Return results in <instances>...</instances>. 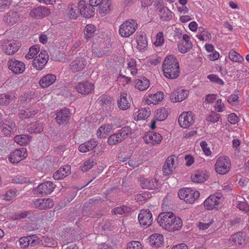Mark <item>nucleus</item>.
Returning a JSON list of instances; mask_svg holds the SVG:
<instances>
[{
    "instance_id": "f257e3e1",
    "label": "nucleus",
    "mask_w": 249,
    "mask_h": 249,
    "mask_svg": "<svg viewBox=\"0 0 249 249\" xmlns=\"http://www.w3.org/2000/svg\"><path fill=\"white\" fill-rule=\"evenodd\" d=\"M162 66L163 74L166 78L174 79L178 76V62L174 55L167 56L163 62Z\"/></svg>"
},
{
    "instance_id": "f03ea898",
    "label": "nucleus",
    "mask_w": 249,
    "mask_h": 249,
    "mask_svg": "<svg viewBox=\"0 0 249 249\" xmlns=\"http://www.w3.org/2000/svg\"><path fill=\"white\" fill-rule=\"evenodd\" d=\"M214 167L216 172L218 174H226L231 168V163L229 158L226 156L220 157L217 159Z\"/></svg>"
},
{
    "instance_id": "7ed1b4c3",
    "label": "nucleus",
    "mask_w": 249,
    "mask_h": 249,
    "mask_svg": "<svg viewBox=\"0 0 249 249\" xmlns=\"http://www.w3.org/2000/svg\"><path fill=\"white\" fill-rule=\"evenodd\" d=\"M137 28V23L135 20L130 19L124 21L120 26V35L124 37H128L132 35Z\"/></svg>"
},
{
    "instance_id": "20e7f679",
    "label": "nucleus",
    "mask_w": 249,
    "mask_h": 249,
    "mask_svg": "<svg viewBox=\"0 0 249 249\" xmlns=\"http://www.w3.org/2000/svg\"><path fill=\"white\" fill-rule=\"evenodd\" d=\"M87 64L86 55L85 53H79L76 58L71 62L69 68L73 73L83 70Z\"/></svg>"
},
{
    "instance_id": "39448f33",
    "label": "nucleus",
    "mask_w": 249,
    "mask_h": 249,
    "mask_svg": "<svg viewBox=\"0 0 249 249\" xmlns=\"http://www.w3.org/2000/svg\"><path fill=\"white\" fill-rule=\"evenodd\" d=\"M200 194L198 191H194L190 188H184L180 189L178 193V196L180 199L184 200L185 202L192 203L199 197Z\"/></svg>"
},
{
    "instance_id": "423d86ee",
    "label": "nucleus",
    "mask_w": 249,
    "mask_h": 249,
    "mask_svg": "<svg viewBox=\"0 0 249 249\" xmlns=\"http://www.w3.org/2000/svg\"><path fill=\"white\" fill-rule=\"evenodd\" d=\"M223 198L222 195L217 194L211 195L204 202L203 204L205 208L208 210H211L217 208L219 205L223 202Z\"/></svg>"
},
{
    "instance_id": "0eeeda50",
    "label": "nucleus",
    "mask_w": 249,
    "mask_h": 249,
    "mask_svg": "<svg viewBox=\"0 0 249 249\" xmlns=\"http://www.w3.org/2000/svg\"><path fill=\"white\" fill-rule=\"evenodd\" d=\"M55 188V185L51 181H46L40 184L33 190L34 194L40 196L50 194Z\"/></svg>"
},
{
    "instance_id": "6e6552de",
    "label": "nucleus",
    "mask_w": 249,
    "mask_h": 249,
    "mask_svg": "<svg viewBox=\"0 0 249 249\" xmlns=\"http://www.w3.org/2000/svg\"><path fill=\"white\" fill-rule=\"evenodd\" d=\"M49 60V55L46 51H42L33 61V67L38 70H42Z\"/></svg>"
},
{
    "instance_id": "1a4fd4ad",
    "label": "nucleus",
    "mask_w": 249,
    "mask_h": 249,
    "mask_svg": "<svg viewBox=\"0 0 249 249\" xmlns=\"http://www.w3.org/2000/svg\"><path fill=\"white\" fill-rule=\"evenodd\" d=\"M193 113L191 111L184 112L179 116L178 122L181 127L187 128L194 123Z\"/></svg>"
},
{
    "instance_id": "9d476101",
    "label": "nucleus",
    "mask_w": 249,
    "mask_h": 249,
    "mask_svg": "<svg viewBox=\"0 0 249 249\" xmlns=\"http://www.w3.org/2000/svg\"><path fill=\"white\" fill-rule=\"evenodd\" d=\"M138 219L141 225L148 227L152 224L153 221L152 213L149 210H141L138 215Z\"/></svg>"
},
{
    "instance_id": "9b49d317",
    "label": "nucleus",
    "mask_w": 249,
    "mask_h": 249,
    "mask_svg": "<svg viewBox=\"0 0 249 249\" xmlns=\"http://www.w3.org/2000/svg\"><path fill=\"white\" fill-rule=\"evenodd\" d=\"M35 208L39 210H46L52 208L54 205L53 201L50 198H37L33 201Z\"/></svg>"
},
{
    "instance_id": "f8f14e48",
    "label": "nucleus",
    "mask_w": 249,
    "mask_h": 249,
    "mask_svg": "<svg viewBox=\"0 0 249 249\" xmlns=\"http://www.w3.org/2000/svg\"><path fill=\"white\" fill-rule=\"evenodd\" d=\"M26 150L22 148L15 150L11 152L9 156V161L12 163H17L24 159L27 156Z\"/></svg>"
},
{
    "instance_id": "ddd939ff",
    "label": "nucleus",
    "mask_w": 249,
    "mask_h": 249,
    "mask_svg": "<svg viewBox=\"0 0 249 249\" xmlns=\"http://www.w3.org/2000/svg\"><path fill=\"white\" fill-rule=\"evenodd\" d=\"M80 14L84 18H89L94 15V7L84 0H80L79 2Z\"/></svg>"
},
{
    "instance_id": "4468645a",
    "label": "nucleus",
    "mask_w": 249,
    "mask_h": 249,
    "mask_svg": "<svg viewBox=\"0 0 249 249\" xmlns=\"http://www.w3.org/2000/svg\"><path fill=\"white\" fill-rule=\"evenodd\" d=\"M75 89L79 93L87 95L94 90V86L92 83L88 81H84L76 85Z\"/></svg>"
},
{
    "instance_id": "2eb2a0df",
    "label": "nucleus",
    "mask_w": 249,
    "mask_h": 249,
    "mask_svg": "<svg viewBox=\"0 0 249 249\" xmlns=\"http://www.w3.org/2000/svg\"><path fill=\"white\" fill-rule=\"evenodd\" d=\"M172 212L161 213L157 217V220L160 226L166 230H167L172 216L173 215Z\"/></svg>"
},
{
    "instance_id": "dca6fc26",
    "label": "nucleus",
    "mask_w": 249,
    "mask_h": 249,
    "mask_svg": "<svg viewBox=\"0 0 249 249\" xmlns=\"http://www.w3.org/2000/svg\"><path fill=\"white\" fill-rule=\"evenodd\" d=\"M8 68L16 74L22 73L25 71L24 64L15 59H11L8 61Z\"/></svg>"
},
{
    "instance_id": "f3484780",
    "label": "nucleus",
    "mask_w": 249,
    "mask_h": 249,
    "mask_svg": "<svg viewBox=\"0 0 249 249\" xmlns=\"http://www.w3.org/2000/svg\"><path fill=\"white\" fill-rule=\"evenodd\" d=\"M20 45L16 40H8L3 46L4 52L8 55H12L18 51Z\"/></svg>"
},
{
    "instance_id": "a211bd4d",
    "label": "nucleus",
    "mask_w": 249,
    "mask_h": 249,
    "mask_svg": "<svg viewBox=\"0 0 249 249\" xmlns=\"http://www.w3.org/2000/svg\"><path fill=\"white\" fill-rule=\"evenodd\" d=\"M140 182V185L143 189L154 190L159 186L158 181L154 178H141Z\"/></svg>"
},
{
    "instance_id": "6ab92c4d",
    "label": "nucleus",
    "mask_w": 249,
    "mask_h": 249,
    "mask_svg": "<svg viewBox=\"0 0 249 249\" xmlns=\"http://www.w3.org/2000/svg\"><path fill=\"white\" fill-rule=\"evenodd\" d=\"M143 140L147 143L156 145L159 144L161 142L162 137L159 133L150 132L145 134L143 137Z\"/></svg>"
},
{
    "instance_id": "aec40b11",
    "label": "nucleus",
    "mask_w": 249,
    "mask_h": 249,
    "mask_svg": "<svg viewBox=\"0 0 249 249\" xmlns=\"http://www.w3.org/2000/svg\"><path fill=\"white\" fill-rule=\"evenodd\" d=\"M50 14V10L42 6L34 8L30 12V15L32 17L37 18H42Z\"/></svg>"
},
{
    "instance_id": "412c9836",
    "label": "nucleus",
    "mask_w": 249,
    "mask_h": 249,
    "mask_svg": "<svg viewBox=\"0 0 249 249\" xmlns=\"http://www.w3.org/2000/svg\"><path fill=\"white\" fill-rule=\"evenodd\" d=\"M188 94V90L178 89L171 93L170 98L173 102H180L184 100Z\"/></svg>"
},
{
    "instance_id": "4be33fe9",
    "label": "nucleus",
    "mask_w": 249,
    "mask_h": 249,
    "mask_svg": "<svg viewBox=\"0 0 249 249\" xmlns=\"http://www.w3.org/2000/svg\"><path fill=\"white\" fill-rule=\"evenodd\" d=\"M230 240L233 242L236 245H245L248 242V237L245 232L239 231L231 236Z\"/></svg>"
},
{
    "instance_id": "5701e85b",
    "label": "nucleus",
    "mask_w": 249,
    "mask_h": 249,
    "mask_svg": "<svg viewBox=\"0 0 249 249\" xmlns=\"http://www.w3.org/2000/svg\"><path fill=\"white\" fill-rule=\"evenodd\" d=\"M174 158L175 156H172L166 159L162 168V171L164 175L171 174L175 170Z\"/></svg>"
},
{
    "instance_id": "b1692460",
    "label": "nucleus",
    "mask_w": 249,
    "mask_h": 249,
    "mask_svg": "<svg viewBox=\"0 0 249 249\" xmlns=\"http://www.w3.org/2000/svg\"><path fill=\"white\" fill-rule=\"evenodd\" d=\"M63 241L64 244H68L74 241L77 237V233L73 228L66 229L64 232Z\"/></svg>"
},
{
    "instance_id": "393cba45",
    "label": "nucleus",
    "mask_w": 249,
    "mask_h": 249,
    "mask_svg": "<svg viewBox=\"0 0 249 249\" xmlns=\"http://www.w3.org/2000/svg\"><path fill=\"white\" fill-rule=\"evenodd\" d=\"M20 20V16L17 12L10 11L3 18L4 21L8 25H13Z\"/></svg>"
},
{
    "instance_id": "a878e982",
    "label": "nucleus",
    "mask_w": 249,
    "mask_h": 249,
    "mask_svg": "<svg viewBox=\"0 0 249 249\" xmlns=\"http://www.w3.org/2000/svg\"><path fill=\"white\" fill-rule=\"evenodd\" d=\"M1 128L2 134L6 136L14 134L17 130L16 124L13 122L3 123L1 126Z\"/></svg>"
},
{
    "instance_id": "bb28decb",
    "label": "nucleus",
    "mask_w": 249,
    "mask_h": 249,
    "mask_svg": "<svg viewBox=\"0 0 249 249\" xmlns=\"http://www.w3.org/2000/svg\"><path fill=\"white\" fill-rule=\"evenodd\" d=\"M71 167L69 165H65L61 167L53 175V178L55 180L62 179L71 174Z\"/></svg>"
},
{
    "instance_id": "cd10ccee",
    "label": "nucleus",
    "mask_w": 249,
    "mask_h": 249,
    "mask_svg": "<svg viewBox=\"0 0 249 249\" xmlns=\"http://www.w3.org/2000/svg\"><path fill=\"white\" fill-rule=\"evenodd\" d=\"M167 229L169 231L179 230L182 226V221L180 217L176 216L174 214L172 216L170 224Z\"/></svg>"
},
{
    "instance_id": "c85d7f7f",
    "label": "nucleus",
    "mask_w": 249,
    "mask_h": 249,
    "mask_svg": "<svg viewBox=\"0 0 249 249\" xmlns=\"http://www.w3.org/2000/svg\"><path fill=\"white\" fill-rule=\"evenodd\" d=\"M70 117V111L68 109L64 108L57 112L56 120L59 124H62L68 122Z\"/></svg>"
},
{
    "instance_id": "c756f323",
    "label": "nucleus",
    "mask_w": 249,
    "mask_h": 249,
    "mask_svg": "<svg viewBox=\"0 0 249 249\" xmlns=\"http://www.w3.org/2000/svg\"><path fill=\"white\" fill-rule=\"evenodd\" d=\"M130 99L128 97L126 92L121 93L120 100L118 101V106L120 109L122 110H126L130 107Z\"/></svg>"
},
{
    "instance_id": "7c9ffc66",
    "label": "nucleus",
    "mask_w": 249,
    "mask_h": 249,
    "mask_svg": "<svg viewBox=\"0 0 249 249\" xmlns=\"http://www.w3.org/2000/svg\"><path fill=\"white\" fill-rule=\"evenodd\" d=\"M56 79V77L54 74H48L41 78L39 84L41 88H46L52 85Z\"/></svg>"
},
{
    "instance_id": "2f4dec72",
    "label": "nucleus",
    "mask_w": 249,
    "mask_h": 249,
    "mask_svg": "<svg viewBox=\"0 0 249 249\" xmlns=\"http://www.w3.org/2000/svg\"><path fill=\"white\" fill-rule=\"evenodd\" d=\"M149 242L152 246L158 248L163 243V236L159 233L153 234L149 237Z\"/></svg>"
},
{
    "instance_id": "473e14b6",
    "label": "nucleus",
    "mask_w": 249,
    "mask_h": 249,
    "mask_svg": "<svg viewBox=\"0 0 249 249\" xmlns=\"http://www.w3.org/2000/svg\"><path fill=\"white\" fill-rule=\"evenodd\" d=\"M159 12L160 18L162 20L169 21L172 18V12L167 7H163L157 8Z\"/></svg>"
},
{
    "instance_id": "72a5a7b5",
    "label": "nucleus",
    "mask_w": 249,
    "mask_h": 249,
    "mask_svg": "<svg viewBox=\"0 0 249 249\" xmlns=\"http://www.w3.org/2000/svg\"><path fill=\"white\" fill-rule=\"evenodd\" d=\"M135 83L136 88L141 91L146 90L150 84L149 81L144 77L136 79Z\"/></svg>"
},
{
    "instance_id": "f704fd0d",
    "label": "nucleus",
    "mask_w": 249,
    "mask_h": 249,
    "mask_svg": "<svg viewBox=\"0 0 249 249\" xmlns=\"http://www.w3.org/2000/svg\"><path fill=\"white\" fill-rule=\"evenodd\" d=\"M43 129L44 127L42 123L35 122L28 126L27 131L30 133H39L43 131Z\"/></svg>"
},
{
    "instance_id": "c9c22d12",
    "label": "nucleus",
    "mask_w": 249,
    "mask_h": 249,
    "mask_svg": "<svg viewBox=\"0 0 249 249\" xmlns=\"http://www.w3.org/2000/svg\"><path fill=\"white\" fill-rule=\"evenodd\" d=\"M137 48L140 50L144 49L147 46L146 35L143 33L138 35L137 39Z\"/></svg>"
},
{
    "instance_id": "e433bc0d",
    "label": "nucleus",
    "mask_w": 249,
    "mask_h": 249,
    "mask_svg": "<svg viewBox=\"0 0 249 249\" xmlns=\"http://www.w3.org/2000/svg\"><path fill=\"white\" fill-rule=\"evenodd\" d=\"M36 112L32 108H27L26 109H21L18 113L19 117L21 119H27L34 116Z\"/></svg>"
},
{
    "instance_id": "4c0bfd02",
    "label": "nucleus",
    "mask_w": 249,
    "mask_h": 249,
    "mask_svg": "<svg viewBox=\"0 0 249 249\" xmlns=\"http://www.w3.org/2000/svg\"><path fill=\"white\" fill-rule=\"evenodd\" d=\"M191 41H180L178 45V51L182 53H185L192 48Z\"/></svg>"
},
{
    "instance_id": "58836bf2",
    "label": "nucleus",
    "mask_w": 249,
    "mask_h": 249,
    "mask_svg": "<svg viewBox=\"0 0 249 249\" xmlns=\"http://www.w3.org/2000/svg\"><path fill=\"white\" fill-rule=\"evenodd\" d=\"M14 97L15 95L12 93L0 94V105H8Z\"/></svg>"
},
{
    "instance_id": "ea45409f",
    "label": "nucleus",
    "mask_w": 249,
    "mask_h": 249,
    "mask_svg": "<svg viewBox=\"0 0 249 249\" xmlns=\"http://www.w3.org/2000/svg\"><path fill=\"white\" fill-rule=\"evenodd\" d=\"M31 137L28 135H20L16 136L14 138V141L21 145H26L28 143Z\"/></svg>"
},
{
    "instance_id": "a19ab883",
    "label": "nucleus",
    "mask_w": 249,
    "mask_h": 249,
    "mask_svg": "<svg viewBox=\"0 0 249 249\" xmlns=\"http://www.w3.org/2000/svg\"><path fill=\"white\" fill-rule=\"evenodd\" d=\"M149 96L151 100L148 101L147 103L155 105L163 99V93L161 92H157L156 93L151 94Z\"/></svg>"
},
{
    "instance_id": "79ce46f5",
    "label": "nucleus",
    "mask_w": 249,
    "mask_h": 249,
    "mask_svg": "<svg viewBox=\"0 0 249 249\" xmlns=\"http://www.w3.org/2000/svg\"><path fill=\"white\" fill-rule=\"evenodd\" d=\"M110 1L109 0H102V1L98 5L99 12L100 14H106L110 10Z\"/></svg>"
},
{
    "instance_id": "37998d69",
    "label": "nucleus",
    "mask_w": 249,
    "mask_h": 249,
    "mask_svg": "<svg viewBox=\"0 0 249 249\" xmlns=\"http://www.w3.org/2000/svg\"><path fill=\"white\" fill-rule=\"evenodd\" d=\"M69 8L70 9L69 14L70 18H71L76 19L80 14L79 6H78V7H77L71 4L69 6Z\"/></svg>"
},
{
    "instance_id": "c03bdc74",
    "label": "nucleus",
    "mask_w": 249,
    "mask_h": 249,
    "mask_svg": "<svg viewBox=\"0 0 249 249\" xmlns=\"http://www.w3.org/2000/svg\"><path fill=\"white\" fill-rule=\"evenodd\" d=\"M40 51V48L38 45H34L29 49L28 53L26 54L25 58L26 59H30L33 58Z\"/></svg>"
},
{
    "instance_id": "a18cd8bd",
    "label": "nucleus",
    "mask_w": 249,
    "mask_h": 249,
    "mask_svg": "<svg viewBox=\"0 0 249 249\" xmlns=\"http://www.w3.org/2000/svg\"><path fill=\"white\" fill-rule=\"evenodd\" d=\"M131 210V209L130 207L123 205L114 208L111 212L116 215H121L125 213H129Z\"/></svg>"
},
{
    "instance_id": "49530a36",
    "label": "nucleus",
    "mask_w": 249,
    "mask_h": 249,
    "mask_svg": "<svg viewBox=\"0 0 249 249\" xmlns=\"http://www.w3.org/2000/svg\"><path fill=\"white\" fill-rule=\"evenodd\" d=\"M155 117L157 120L160 121L164 120L167 117V112L166 109L165 108L158 109Z\"/></svg>"
},
{
    "instance_id": "de8ad7c7",
    "label": "nucleus",
    "mask_w": 249,
    "mask_h": 249,
    "mask_svg": "<svg viewBox=\"0 0 249 249\" xmlns=\"http://www.w3.org/2000/svg\"><path fill=\"white\" fill-rule=\"evenodd\" d=\"M191 179L195 182H203L206 179L204 174L199 171H196L194 175L191 176Z\"/></svg>"
},
{
    "instance_id": "09e8293b",
    "label": "nucleus",
    "mask_w": 249,
    "mask_h": 249,
    "mask_svg": "<svg viewBox=\"0 0 249 249\" xmlns=\"http://www.w3.org/2000/svg\"><path fill=\"white\" fill-rule=\"evenodd\" d=\"M151 111L149 108H144L140 109L138 111L137 117L138 120H145L150 115Z\"/></svg>"
},
{
    "instance_id": "8fccbe9b",
    "label": "nucleus",
    "mask_w": 249,
    "mask_h": 249,
    "mask_svg": "<svg viewBox=\"0 0 249 249\" xmlns=\"http://www.w3.org/2000/svg\"><path fill=\"white\" fill-rule=\"evenodd\" d=\"M123 140L117 133L110 136L108 139L107 142L109 145H114L121 142Z\"/></svg>"
},
{
    "instance_id": "3c124183",
    "label": "nucleus",
    "mask_w": 249,
    "mask_h": 249,
    "mask_svg": "<svg viewBox=\"0 0 249 249\" xmlns=\"http://www.w3.org/2000/svg\"><path fill=\"white\" fill-rule=\"evenodd\" d=\"M95 27L91 24H88L84 30V36L88 40L91 36L95 32Z\"/></svg>"
},
{
    "instance_id": "603ef678",
    "label": "nucleus",
    "mask_w": 249,
    "mask_h": 249,
    "mask_svg": "<svg viewBox=\"0 0 249 249\" xmlns=\"http://www.w3.org/2000/svg\"><path fill=\"white\" fill-rule=\"evenodd\" d=\"M229 57L231 61L236 62H241L244 60L243 57L234 50L229 52Z\"/></svg>"
},
{
    "instance_id": "864d4df0",
    "label": "nucleus",
    "mask_w": 249,
    "mask_h": 249,
    "mask_svg": "<svg viewBox=\"0 0 249 249\" xmlns=\"http://www.w3.org/2000/svg\"><path fill=\"white\" fill-rule=\"evenodd\" d=\"M131 132V129L129 126H126L121 128L118 134L123 140L125 139Z\"/></svg>"
},
{
    "instance_id": "5fc2aeb1",
    "label": "nucleus",
    "mask_w": 249,
    "mask_h": 249,
    "mask_svg": "<svg viewBox=\"0 0 249 249\" xmlns=\"http://www.w3.org/2000/svg\"><path fill=\"white\" fill-rule=\"evenodd\" d=\"M199 33L196 35V36L202 41H206L207 39H210L212 37L211 35L208 32L203 30L200 31L199 29Z\"/></svg>"
},
{
    "instance_id": "6e6d98bb",
    "label": "nucleus",
    "mask_w": 249,
    "mask_h": 249,
    "mask_svg": "<svg viewBox=\"0 0 249 249\" xmlns=\"http://www.w3.org/2000/svg\"><path fill=\"white\" fill-rule=\"evenodd\" d=\"M142 163L143 160L137 157L135 158H133L132 160H130L128 161V165L133 168L138 167Z\"/></svg>"
},
{
    "instance_id": "4d7b16f0",
    "label": "nucleus",
    "mask_w": 249,
    "mask_h": 249,
    "mask_svg": "<svg viewBox=\"0 0 249 249\" xmlns=\"http://www.w3.org/2000/svg\"><path fill=\"white\" fill-rule=\"evenodd\" d=\"M94 162L92 160H88L85 161L83 164L80 166L81 170L83 172H87L94 165Z\"/></svg>"
},
{
    "instance_id": "13d9d810",
    "label": "nucleus",
    "mask_w": 249,
    "mask_h": 249,
    "mask_svg": "<svg viewBox=\"0 0 249 249\" xmlns=\"http://www.w3.org/2000/svg\"><path fill=\"white\" fill-rule=\"evenodd\" d=\"M31 238L29 236L22 237L19 239V242L20 246L22 248H25L29 246V239Z\"/></svg>"
},
{
    "instance_id": "bf43d9fd",
    "label": "nucleus",
    "mask_w": 249,
    "mask_h": 249,
    "mask_svg": "<svg viewBox=\"0 0 249 249\" xmlns=\"http://www.w3.org/2000/svg\"><path fill=\"white\" fill-rule=\"evenodd\" d=\"M220 118V115L215 112L212 111L207 118L208 121L214 123L217 122Z\"/></svg>"
},
{
    "instance_id": "052dcab7",
    "label": "nucleus",
    "mask_w": 249,
    "mask_h": 249,
    "mask_svg": "<svg viewBox=\"0 0 249 249\" xmlns=\"http://www.w3.org/2000/svg\"><path fill=\"white\" fill-rule=\"evenodd\" d=\"M207 78L211 81L217 83L220 85H223L224 82L219 77L214 74H210L208 75Z\"/></svg>"
},
{
    "instance_id": "680f3d73",
    "label": "nucleus",
    "mask_w": 249,
    "mask_h": 249,
    "mask_svg": "<svg viewBox=\"0 0 249 249\" xmlns=\"http://www.w3.org/2000/svg\"><path fill=\"white\" fill-rule=\"evenodd\" d=\"M28 213H29L28 212L26 211L16 213L13 214L12 216V219L13 220H18L24 218L27 216Z\"/></svg>"
},
{
    "instance_id": "e2e57ef3",
    "label": "nucleus",
    "mask_w": 249,
    "mask_h": 249,
    "mask_svg": "<svg viewBox=\"0 0 249 249\" xmlns=\"http://www.w3.org/2000/svg\"><path fill=\"white\" fill-rule=\"evenodd\" d=\"M164 42L163 34L162 32H159L156 36V41L154 44L156 46H160Z\"/></svg>"
},
{
    "instance_id": "0e129e2a",
    "label": "nucleus",
    "mask_w": 249,
    "mask_h": 249,
    "mask_svg": "<svg viewBox=\"0 0 249 249\" xmlns=\"http://www.w3.org/2000/svg\"><path fill=\"white\" fill-rule=\"evenodd\" d=\"M126 249H142V245L140 242L133 241L127 244Z\"/></svg>"
},
{
    "instance_id": "69168bd1",
    "label": "nucleus",
    "mask_w": 249,
    "mask_h": 249,
    "mask_svg": "<svg viewBox=\"0 0 249 249\" xmlns=\"http://www.w3.org/2000/svg\"><path fill=\"white\" fill-rule=\"evenodd\" d=\"M128 68L130 71L132 75H134L137 74L136 63L134 60H132L128 63Z\"/></svg>"
},
{
    "instance_id": "338daca9",
    "label": "nucleus",
    "mask_w": 249,
    "mask_h": 249,
    "mask_svg": "<svg viewBox=\"0 0 249 249\" xmlns=\"http://www.w3.org/2000/svg\"><path fill=\"white\" fill-rule=\"evenodd\" d=\"M200 146L204 153L207 156H210L211 154V151L208 147V144L205 141H202L200 142Z\"/></svg>"
},
{
    "instance_id": "774afa93",
    "label": "nucleus",
    "mask_w": 249,
    "mask_h": 249,
    "mask_svg": "<svg viewBox=\"0 0 249 249\" xmlns=\"http://www.w3.org/2000/svg\"><path fill=\"white\" fill-rule=\"evenodd\" d=\"M107 51L105 49L99 50L97 49H94L93 50V53L94 55L98 57H102L107 54Z\"/></svg>"
}]
</instances>
